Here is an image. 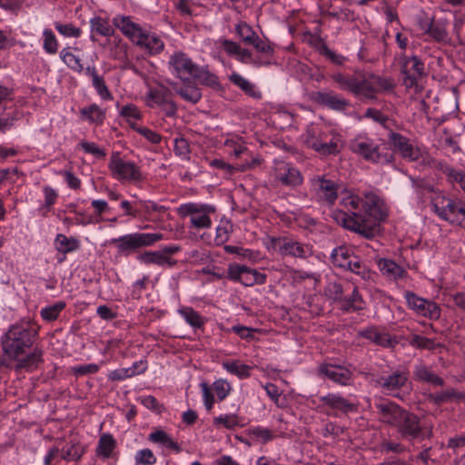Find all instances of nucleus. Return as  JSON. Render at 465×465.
Segmentation results:
<instances>
[{"mask_svg":"<svg viewBox=\"0 0 465 465\" xmlns=\"http://www.w3.org/2000/svg\"><path fill=\"white\" fill-rule=\"evenodd\" d=\"M341 203L351 212L338 211L335 213V219L341 223L343 227L360 233L365 238H372L379 228L381 210L372 203H362L355 195H350L342 199Z\"/></svg>","mask_w":465,"mask_h":465,"instance_id":"f257e3e1","label":"nucleus"},{"mask_svg":"<svg viewBox=\"0 0 465 465\" xmlns=\"http://www.w3.org/2000/svg\"><path fill=\"white\" fill-rule=\"evenodd\" d=\"M331 78L342 90L348 91L355 96H362L371 100L376 98L377 93L391 91L395 86L392 79L372 73L356 72L352 74L337 73Z\"/></svg>","mask_w":465,"mask_h":465,"instance_id":"f03ea898","label":"nucleus"},{"mask_svg":"<svg viewBox=\"0 0 465 465\" xmlns=\"http://www.w3.org/2000/svg\"><path fill=\"white\" fill-rule=\"evenodd\" d=\"M37 339V330L29 322L10 326L2 337L4 353L10 359L17 360L32 348Z\"/></svg>","mask_w":465,"mask_h":465,"instance_id":"7ed1b4c3","label":"nucleus"},{"mask_svg":"<svg viewBox=\"0 0 465 465\" xmlns=\"http://www.w3.org/2000/svg\"><path fill=\"white\" fill-rule=\"evenodd\" d=\"M168 65L183 83L193 78L201 84L208 86H217L219 84L218 77L210 73L205 68L195 64L188 55L183 52H175L171 55Z\"/></svg>","mask_w":465,"mask_h":465,"instance_id":"20e7f679","label":"nucleus"},{"mask_svg":"<svg viewBox=\"0 0 465 465\" xmlns=\"http://www.w3.org/2000/svg\"><path fill=\"white\" fill-rule=\"evenodd\" d=\"M163 238L162 233L135 232L113 238L109 244L114 246L120 255L128 256L141 248L152 246Z\"/></svg>","mask_w":465,"mask_h":465,"instance_id":"39448f33","label":"nucleus"},{"mask_svg":"<svg viewBox=\"0 0 465 465\" xmlns=\"http://www.w3.org/2000/svg\"><path fill=\"white\" fill-rule=\"evenodd\" d=\"M396 429L401 439L409 441L430 439L433 435L432 425L422 424L420 417L408 410L404 411Z\"/></svg>","mask_w":465,"mask_h":465,"instance_id":"423d86ee","label":"nucleus"},{"mask_svg":"<svg viewBox=\"0 0 465 465\" xmlns=\"http://www.w3.org/2000/svg\"><path fill=\"white\" fill-rule=\"evenodd\" d=\"M431 205L440 218L465 228V205L462 203L436 193L431 198Z\"/></svg>","mask_w":465,"mask_h":465,"instance_id":"0eeeda50","label":"nucleus"},{"mask_svg":"<svg viewBox=\"0 0 465 465\" xmlns=\"http://www.w3.org/2000/svg\"><path fill=\"white\" fill-rule=\"evenodd\" d=\"M350 149L352 153L360 155L365 161L373 163H390L392 161V155L382 153L381 146L371 138L367 136H358L350 143Z\"/></svg>","mask_w":465,"mask_h":465,"instance_id":"6e6552de","label":"nucleus"},{"mask_svg":"<svg viewBox=\"0 0 465 465\" xmlns=\"http://www.w3.org/2000/svg\"><path fill=\"white\" fill-rule=\"evenodd\" d=\"M400 64L401 73L403 75V84L408 89L417 86L418 81L428 74L424 63L417 55L401 54Z\"/></svg>","mask_w":465,"mask_h":465,"instance_id":"1a4fd4ad","label":"nucleus"},{"mask_svg":"<svg viewBox=\"0 0 465 465\" xmlns=\"http://www.w3.org/2000/svg\"><path fill=\"white\" fill-rule=\"evenodd\" d=\"M214 211L215 208L212 205L196 203H184L177 208V213L180 216H191V223L196 229L210 228L212 221L209 214Z\"/></svg>","mask_w":465,"mask_h":465,"instance_id":"9d476101","label":"nucleus"},{"mask_svg":"<svg viewBox=\"0 0 465 465\" xmlns=\"http://www.w3.org/2000/svg\"><path fill=\"white\" fill-rule=\"evenodd\" d=\"M113 177L118 181L139 182L143 179L140 168L133 162L124 161L119 153H114L108 165Z\"/></svg>","mask_w":465,"mask_h":465,"instance_id":"9b49d317","label":"nucleus"},{"mask_svg":"<svg viewBox=\"0 0 465 465\" xmlns=\"http://www.w3.org/2000/svg\"><path fill=\"white\" fill-rule=\"evenodd\" d=\"M268 248L278 252L282 256L290 255L302 259H305L312 253L309 245L287 237H272Z\"/></svg>","mask_w":465,"mask_h":465,"instance_id":"f8f14e48","label":"nucleus"},{"mask_svg":"<svg viewBox=\"0 0 465 465\" xmlns=\"http://www.w3.org/2000/svg\"><path fill=\"white\" fill-rule=\"evenodd\" d=\"M306 145L322 155L337 154L340 148L337 141L331 140L324 142L322 138V132L315 126H309L304 134Z\"/></svg>","mask_w":465,"mask_h":465,"instance_id":"ddd939ff","label":"nucleus"},{"mask_svg":"<svg viewBox=\"0 0 465 465\" xmlns=\"http://www.w3.org/2000/svg\"><path fill=\"white\" fill-rule=\"evenodd\" d=\"M388 137L394 151L399 152L405 160L414 162L421 157L420 149L414 146L408 137L393 131L389 133Z\"/></svg>","mask_w":465,"mask_h":465,"instance_id":"4468645a","label":"nucleus"},{"mask_svg":"<svg viewBox=\"0 0 465 465\" xmlns=\"http://www.w3.org/2000/svg\"><path fill=\"white\" fill-rule=\"evenodd\" d=\"M405 298L408 306L418 314L430 319H438L440 309L436 302L419 297L412 292H406Z\"/></svg>","mask_w":465,"mask_h":465,"instance_id":"2eb2a0df","label":"nucleus"},{"mask_svg":"<svg viewBox=\"0 0 465 465\" xmlns=\"http://www.w3.org/2000/svg\"><path fill=\"white\" fill-rule=\"evenodd\" d=\"M378 420L385 424L395 427L406 411L397 403L387 401L375 404Z\"/></svg>","mask_w":465,"mask_h":465,"instance_id":"dca6fc26","label":"nucleus"},{"mask_svg":"<svg viewBox=\"0 0 465 465\" xmlns=\"http://www.w3.org/2000/svg\"><path fill=\"white\" fill-rule=\"evenodd\" d=\"M310 98L315 104L327 107L331 110L342 112L350 106V102L347 99L341 97L334 92H322L316 91L310 94Z\"/></svg>","mask_w":465,"mask_h":465,"instance_id":"f3484780","label":"nucleus"},{"mask_svg":"<svg viewBox=\"0 0 465 465\" xmlns=\"http://www.w3.org/2000/svg\"><path fill=\"white\" fill-rule=\"evenodd\" d=\"M408 381V374L405 371H395L388 376L379 378L376 382L387 394L400 397L398 391L403 388Z\"/></svg>","mask_w":465,"mask_h":465,"instance_id":"a211bd4d","label":"nucleus"},{"mask_svg":"<svg viewBox=\"0 0 465 465\" xmlns=\"http://www.w3.org/2000/svg\"><path fill=\"white\" fill-rule=\"evenodd\" d=\"M312 183L316 186L318 199L327 203L329 205L334 204L338 198L339 185L334 181L326 179L324 176L314 178Z\"/></svg>","mask_w":465,"mask_h":465,"instance_id":"6ab92c4d","label":"nucleus"},{"mask_svg":"<svg viewBox=\"0 0 465 465\" xmlns=\"http://www.w3.org/2000/svg\"><path fill=\"white\" fill-rule=\"evenodd\" d=\"M113 25L118 28L126 37H128L134 44L141 43L143 29L140 25L132 21L130 16L116 15L113 19Z\"/></svg>","mask_w":465,"mask_h":465,"instance_id":"aec40b11","label":"nucleus"},{"mask_svg":"<svg viewBox=\"0 0 465 465\" xmlns=\"http://www.w3.org/2000/svg\"><path fill=\"white\" fill-rule=\"evenodd\" d=\"M319 372L325 375L332 381L343 386L349 383L352 376L351 371L342 366L326 363L320 365Z\"/></svg>","mask_w":465,"mask_h":465,"instance_id":"412c9836","label":"nucleus"},{"mask_svg":"<svg viewBox=\"0 0 465 465\" xmlns=\"http://www.w3.org/2000/svg\"><path fill=\"white\" fill-rule=\"evenodd\" d=\"M168 84L172 86L173 91L179 94L184 101L192 104H196L202 98L200 89L195 85L192 84L190 80L183 83V85H179L175 82L168 81Z\"/></svg>","mask_w":465,"mask_h":465,"instance_id":"4be33fe9","label":"nucleus"},{"mask_svg":"<svg viewBox=\"0 0 465 465\" xmlns=\"http://www.w3.org/2000/svg\"><path fill=\"white\" fill-rule=\"evenodd\" d=\"M277 178L282 184L290 187H296L303 181L301 172L289 164L278 169Z\"/></svg>","mask_w":465,"mask_h":465,"instance_id":"5701e85b","label":"nucleus"},{"mask_svg":"<svg viewBox=\"0 0 465 465\" xmlns=\"http://www.w3.org/2000/svg\"><path fill=\"white\" fill-rule=\"evenodd\" d=\"M428 400L433 404L440 406L446 402L460 401L465 400V392L450 387L440 392L430 393L428 395Z\"/></svg>","mask_w":465,"mask_h":465,"instance_id":"b1692460","label":"nucleus"},{"mask_svg":"<svg viewBox=\"0 0 465 465\" xmlns=\"http://www.w3.org/2000/svg\"><path fill=\"white\" fill-rule=\"evenodd\" d=\"M378 267L381 273L391 280H398L406 276L407 272L394 261L381 258L378 261Z\"/></svg>","mask_w":465,"mask_h":465,"instance_id":"393cba45","label":"nucleus"},{"mask_svg":"<svg viewBox=\"0 0 465 465\" xmlns=\"http://www.w3.org/2000/svg\"><path fill=\"white\" fill-rule=\"evenodd\" d=\"M320 401L324 405L345 413L355 410V406L340 394L329 393L322 396Z\"/></svg>","mask_w":465,"mask_h":465,"instance_id":"a878e982","label":"nucleus"},{"mask_svg":"<svg viewBox=\"0 0 465 465\" xmlns=\"http://www.w3.org/2000/svg\"><path fill=\"white\" fill-rule=\"evenodd\" d=\"M360 335L362 338H365L367 340H370L373 343L385 347L390 348L393 347L396 341H394L391 335L385 332L379 331L375 327H371L368 329H365L360 332Z\"/></svg>","mask_w":465,"mask_h":465,"instance_id":"bb28decb","label":"nucleus"},{"mask_svg":"<svg viewBox=\"0 0 465 465\" xmlns=\"http://www.w3.org/2000/svg\"><path fill=\"white\" fill-rule=\"evenodd\" d=\"M104 46H107L111 58L121 62L127 60V45L119 36L108 38Z\"/></svg>","mask_w":465,"mask_h":465,"instance_id":"cd10ccee","label":"nucleus"},{"mask_svg":"<svg viewBox=\"0 0 465 465\" xmlns=\"http://www.w3.org/2000/svg\"><path fill=\"white\" fill-rule=\"evenodd\" d=\"M146 370V365L143 361L134 362L133 366L128 368L116 369L111 371L108 375L111 381H123L131 378L136 374L143 373Z\"/></svg>","mask_w":465,"mask_h":465,"instance_id":"c85d7f7f","label":"nucleus"},{"mask_svg":"<svg viewBox=\"0 0 465 465\" xmlns=\"http://www.w3.org/2000/svg\"><path fill=\"white\" fill-rule=\"evenodd\" d=\"M141 43H136V45L143 48L151 54H156L163 50V42L155 35H150L146 31H143L141 39Z\"/></svg>","mask_w":465,"mask_h":465,"instance_id":"c756f323","label":"nucleus"},{"mask_svg":"<svg viewBox=\"0 0 465 465\" xmlns=\"http://www.w3.org/2000/svg\"><path fill=\"white\" fill-rule=\"evenodd\" d=\"M116 445V440L114 439L112 434L103 433L99 438L95 453L98 457L109 459L112 457Z\"/></svg>","mask_w":465,"mask_h":465,"instance_id":"7c9ffc66","label":"nucleus"},{"mask_svg":"<svg viewBox=\"0 0 465 465\" xmlns=\"http://www.w3.org/2000/svg\"><path fill=\"white\" fill-rule=\"evenodd\" d=\"M148 440L151 442L161 444L162 446L173 450L175 453H180L182 448L180 445L173 440V439L162 430H157L149 434Z\"/></svg>","mask_w":465,"mask_h":465,"instance_id":"2f4dec72","label":"nucleus"},{"mask_svg":"<svg viewBox=\"0 0 465 465\" xmlns=\"http://www.w3.org/2000/svg\"><path fill=\"white\" fill-rule=\"evenodd\" d=\"M55 249L62 254L76 251L80 247V242L74 237H67L59 233L54 239Z\"/></svg>","mask_w":465,"mask_h":465,"instance_id":"473e14b6","label":"nucleus"},{"mask_svg":"<svg viewBox=\"0 0 465 465\" xmlns=\"http://www.w3.org/2000/svg\"><path fill=\"white\" fill-rule=\"evenodd\" d=\"M229 79L234 85L239 87L249 96L256 99L262 97V94L255 89V85L242 77L241 74L233 73L230 75Z\"/></svg>","mask_w":465,"mask_h":465,"instance_id":"72a5a7b5","label":"nucleus"},{"mask_svg":"<svg viewBox=\"0 0 465 465\" xmlns=\"http://www.w3.org/2000/svg\"><path fill=\"white\" fill-rule=\"evenodd\" d=\"M91 32L102 36L110 37L114 35V29L109 21L101 16H94L90 20Z\"/></svg>","mask_w":465,"mask_h":465,"instance_id":"f704fd0d","label":"nucleus"},{"mask_svg":"<svg viewBox=\"0 0 465 465\" xmlns=\"http://www.w3.org/2000/svg\"><path fill=\"white\" fill-rule=\"evenodd\" d=\"M43 351L39 347H34L33 351L29 352L25 357L18 361L16 364V370L26 369L32 370L36 368L39 362L43 361Z\"/></svg>","mask_w":465,"mask_h":465,"instance_id":"c9c22d12","label":"nucleus"},{"mask_svg":"<svg viewBox=\"0 0 465 465\" xmlns=\"http://www.w3.org/2000/svg\"><path fill=\"white\" fill-rule=\"evenodd\" d=\"M138 259L146 264H157L160 266L169 265L172 266L175 262L172 261L171 257H166L161 251L145 252L138 256Z\"/></svg>","mask_w":465,"mask_h":465,"instance_id":"e433bc0d","label":"nucleus"},{"mask_svg":"<svg viewBox=\"0 0 465 465\" xmlns=\"http://www.w3.org/2000/svg\"><path fill=\"white\" fill-rule=\"evenodd\" d=\"M353 253L345 246L335 248L331 254V262L335 267L345 269Z\"/></svg>","mask_w":465,"mask_h":465,"instance_id":"4c0bfd02","label":"nucleus"},{"mask_svg":"<svg viewBox=\"0 0 465 465\" xmlns=\"http://www.w3.org/2000/svg\"><path fill=\"white\" fill-rule=\"evenodd\" d=\"M414 375L419 381L429 382L436 386L444 385V380L431 372L429 368L424 365L417 366L414 371Z\"/></svg>","mask_w":465,"mask_h":465,"instance_id":"58836bf2","label":"nucleus"},{"mask_svg":"<svg viewBox=\"0 0 465 465\" xmlns=\"http://www.w3.org/2000/svg\"><path fill=\"white\" fill-rule=\"evenodd\" d=\"M363 300L357 288H353L350 297L341 299V309L348 312L350 310L361 311L363 309Z\"/></svg>","mask_w":465,"mask_h":465,"instance_id":"ea45409f","label":"nucleus"},{"mask_svg":"<svg viewBox=\"0 0 465 465\" xmlns=\"http://www.w3.org/2000/svg\"><path fill=\"white\" fill-rule=\"evenodd\" d=\"M80 114L83 118L88 120L90 123H94L97 124H102L105 117V112L95 104L82 108L80 110Z\"/></svg>","mask_w":465,"mask_h":465,"instance_id":"a19ab883","label":"nucleus"},{"mask_svg":"<svg viewBox=\"0 0 465 465\" xmlns=\"http://www.w3.org/2000/svg\"><path fill=\"white\" fill-rule=\"evenodd\" d=\"M223 367L231 374L237 376L239 379H246L251 376L252 367L241 363L240 361H224Z\"/></svg>","mask_w":465,"mask_h":465,"instance_id":"79ce46f5","label":"nucleus"},{"mask_svg":"<svg viewBox=\"0 0 465 465\" xmlns=\"http://www.w3.org/2000/svg\"><path fill=\"white\" fill-rule=\"evenodd\" d=\"M171 95V91L161 85L158 88L151 89L147 94L148 97V105L153 107V104L160 105L163 104L164 102L168 101Z\"/></svg>","mask_w":465,"mask_h":465,"instance_id":"37998d69","label":"nucleus"},{"mask_svg":"<svg viewBox=\"0 0 465 465\" xmlns=\"http://www.w3.org/2000/svg\"><path fill=\"white\" fill-rule=\"evenodd\" d=\"M266 276L260 273L254 269H251L246 266L244 272H242V278L239 282L245 286H252L255 283L262 284L265 282Z\"/></svg>","mask_w":465,"mask_h":465,"instance_id":"c03bdc74","label":"nucleus"},{"mask_svg":"<svg viewBox=\"0 0 465 465\" xmlns=\"http://www.w3.org/2000/svg\"><path fill=\"white\" fill-rule=\"evenodd\" d=\"M179 313L193 328H202L205 322L204 318L191 307H184L179 310Z\"/></svg>","mask_w":465,"mask_h":465,"instance_id":"a18cd8bd","label":"nucleus"},{"mask_svg":"<svg viewBox=\"0 0 465 465\" xmlns=\"http://www.w3.org/2000/svg\"><path fill=\"white\" fill-rule=\"evenodd\" d=\"M60 58L69 68L74 72L81 73L84 70V66L80 58L71 53L69 48H64L60 52Z\"/></svg>","mask_w":465,"mask_h":465,"instance_id":"49530a36","label":"nucleus"},{"mask_svg":"<svg viewBox=\"0 0 465 465\" xmlns=\"http://www.w3.org/2000/svg\"><path fill=\"white\" fill-rule=\"evenodd\" d=\"M409 343L418 349H426L429 351H433L437 347L441 346L440 343H436L434 340L418 334H412L409 339Z\"/></svg>","mask_w":465,"mask_h":465,"instance_id":"de8ad7c7","label":"nucleus"},{"mask_svg":"<svg viewBox=\"0 0 465 465\" xmlns=\"http://www.w3.org/2000/svg\"><path fill=\"white\" fill-rule=\"evenodd\" d=\"M84 452V448L79 443L70 442L62 449V458L65 460H77Z\"/></svg>","mask_w":465,"mask_h":465,"instance_id":"09e8293b","label":"nucleus"},{"mask_svg":"<svg viewBox=\"0 0 465 465\" xmlns=\"http://www.w3.org/2000/svg\"><path fill=\"white\" fill-rule=\"evenodd\" d=\"M58 41L50 29H45L43 32V48L48 54H55L58 51Z\"/></svg>","mask_w":465,"mask_h":465,"instance_id":"8fccbe9b","label":"nucleus"},{"mask_svg":"<svg viewBox=\"0 0 465 465\" xmlns=\"http://www.w3.org/2000/svg\"><path fill=\"white\" fill-rule=\"evenodd\" d=\"M348 263L349 266H346L345 270H349L363 279L369 277L370 271L368 267L358 256L353 255Z\"/></svg>","mask_w":465,"mask_h":465,"instance_id":"3c124183","label":"nucleus"},{"mask_svg":"<svg viewBox=\"0 0 465 465\" xmlns=\"http://www.w3.org/2000/svg\"><path fill=\"white\" fill-rule=\"evenodd\" d=\"M54 28L60 35L64 37L78 38L82 34L81 28L75 26L72 23L63 24L60 22H55Z\"/></svg>","mask_w":465,"mask_h":465,"instance_id":"603ef678","label":"nucleus"},{"mask_svg":"<svg viewBox=\"0 0 465 465\" xmlns=\"http://www.w3.org/2000/svg\"><path fill=\"white\" fill-rule=\"evenodd\" d=\"M437 167L444 174H446L449 181L451 183L455 182V183L460 184L465 178V173H463L462 171H457L445 163H439Z\"/></svg>","mask_w":465,"mask_h":465,"instance_id":"864d4df0","label":"nucleus"},{"mask_svg":"<svg viewBox=\"0 0 465 465\" xmlns=\"http://www.w3.org/2000/svg\"><path fill=\"white\" fill-rule=\"evenodd\" d=\"M64 302H58L51 306L42 309L41 316L45 321L53 322L58 318L60 312L64 309Z\"/></svg>","mask_w":465,"mask_h":465,"instance_id":"5fc2aeb1","label":"nucleus"},{"mask_svg":"<svg viewBox=\"0 0 465 465\" xmlns=\"http://www.w3.org/2000/svg\"><path fill=\"white\" fill-rule=\"evenodd\" d=\"M423 29L426 34H428L437 42L445 40V38L448 35L443 26L433 24V19H431L430 22L427 25V26L423 27Z\"/></svg>","mask_w":465,"mask_h":465,"instance_id":"6e6d98bb","label":"nucleus"},{"mask_svg":"<svg viewBox=\"0 0 465 465\" xmlns=\"http://www.w3.org/2000/svg\"><path fill=\"white\" fill-rule=\"evenodd\" d=\"M134 460L137 465H154L157 459L150 449L145 448L136 452Z\"/></svg>","mask_w":465,"mask_h":465,"instance_id":"4d7b16f0","label":"nucleus"},{"mask_svg":"<svg viewBox=\"0 0 465 465\" xmlns=\"http://www.w3.org/2000/svg\"><path fill=\"white\" fill-rule=\"evenodd\" d=\"M174 153L182 159H190V144L189 142L183 137H178L174 139Z\"/></svg>","mask_w":465,"mask_h":465,"instance_id":"13d9d810","label":"nucleus"},{"mask_svg":"<svg viewBox=\"0 0 465 465\" xmlns=\"http://www.w3.org/2000/svg\"><path fill=\"white\" fill-rule=\"evenodd\" d=\"M248 45H252L257 52L262 54L272 55L274 52L271 42L267 39H262L258 35H256Z\"/></svg>","mask_w":465,"mask_h":465,"instance_id":"bf43d9fd","label":"nucleus"},{"mask_svg":"<svg viewBox=\"0 0 465 465\" xmlns=\"http://www.w3.org/2000/svg\"><path fill=\"white\" fill-rule=\"evenodd\" d=\"M235 31L242 41L248 45L257 35L253 29L245 22H242L235 26Z\"/></svg>","mask_w":465,"mask_h":465,"instance_id":"052dcab7","label":"nucleus"},{"mask_svg":"<svg viewBox=\"0 0 465 465\" xmlns=\"http://www.w3.org/2000/svg\"><path fill=\"white\" fill-rule=\"evenodd\" d=\"M380 448L381 451L384 454H389L391 452L401 454L406 451V447L403 444L389 440H382L380 444Z\"/></svg>","mask_w":465,"mask_h":465,"instance_id":"680f3d73","label":"nucleus"},{"mask_svg":"<svg viewBox=\"0 0 465 465\" xmlns=\"http://www.w3.org/2000/svg\"><path fill=\"white\" fill-rule=\"evenodd\" d=\"M213 386L219 401H223L232 390L230 383L223 379L215 381Z\"/></svg>","mask_w":465,"mask_h":465,"instance_id":"e2e57ef3","label":"nucleus"},{"mask_svg":"<svg viewBox=\"0 0 465 465\" xmlns=\"http://www.w3.org/2000/svg\"><path fill=\"white\" fill-rule=\"evenodd\" d=\"M93 86L97 91L98 94L104 100L112 99V95L105 84L104 78L100 75L95 76L92 79Z\"/></svg>","mask_w":465,"mask_h":465,"instance_id":"0e129e2a","label":"nucleus"},{"mask_svg":"<svg viewBox=\"0 0 465 465\" xmlns=\"http://www.w3.org/2000/svg\"><path fill=\"white\" fill-rule=\"evenodd\" d=\"M251 435L255 439L261 440L262 443H266L273 439L272 431L269 429L262 427H255L250 430Z\"/></svg>","mask_w":465,"mask_h":465,"instance_id":"69168bd1","label":"nucleus"},{"mask_svg":"<svg viewBox=\"0 0 465 465\" xmlns=\"http://www.w3.org/2000/svg\"><path fill=\"white\" fill-rule=\"evenodd\" d=\"M133 128L141 135H143L146 140L153 144H158L162 141V136L158 133L147 128V127H135Z\"/></svg>","mask_w":465,"mask_h":465,"instance_id":"338daca9","label":"nucleus"},{"mask_svg":"<svg viewBox=\"0 0 465 465\" xmlns=\"http://www.w3.org/2000/svg\"><path fill=\"white\" fill-rule=\"evenodd\" d=\"M79 146L86 153L94 155L96 158H104L105 152L99 148L94 143L83 141Z\"/></svg>","mask_w":465,"mask_h":465,"instance_id":"774afa93","label":"nucleus"}]
</instances>
